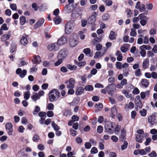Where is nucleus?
Returning <instances> with one entry per match:
<instances>
[{
    "label": "nucleus",
    "instance_id": "obj_14",
    "mask_svg": "<svg viewBox=\"0 0 157 157\" xmlns=\"http://www.w3.org/2000/svg\"><path fill=\"white\" fill-rule=\"evenodd\" d=\"M28 37V35H26L25 36H22L20 40V42L21 44L24 45H25L28 44V41L27 38Z\"/></svg>",
    "mask_w": 157,
    "mask_h": 157
},
{
    "label": "nucleus",
    "instance_id": "obj_29",
    "mask_svg": "<svg viewBox=\"0 0 157 157\" xmlns=\"http://www.w3.org/2000/svg\"><path fill=\"white\" fill-rule=\"evenodd\" d=\"M109 38L111 40H113L116 38V36L115 35V33L113 31L110 32Z\"/></svg>",
    "mask_w": 157,
    "mask_h": 157
},
{
    "label": "nucleus",
    "instance_id": "obj_17",
    "mask_svg": "<svg viewBox=\"0 0 157 157\" xmlns=\"http://www.w3.org/2000/svg\"><path fill=\"white\" fill-rule=\"evenodd\" d=\"M116 85L113 84H111L109 85L106 86L105 89H102L101 90V92L102 93L105 94L106 92V91L109 88H116Z\"/></svg>",
    "mask_w": 157,
    "mask_h": 157
},
{
    "label": "nucleus",
    "instance_id": "obj_52",
    "mask_svg": "<svg viewBox=\"0 0 157 157\" xmlns=\"http://www.w3.org/2000/svg\"><path fill=\"white\" fill-rule=\"evenodd\" d=\"M110 17L109 15L108 14H105L103 15L102 19L104 20H107Z\"/></svg>",
    "mask_w": 157,
    "mask_h": 157
},
{
    "label": "nucleus",
    "instance_id": "obj_16",
    "mask_svg": "<svg viewBox=\"0 0 157 157\" xmlns=\"http://www.w3.org/2000/svg\"><path fill=\"white\" fill-rule=\"evenodd\" d=\"M111 114L110 116L113 118H114L117 114V110L116 107L114 106L112 107L111 109Z\"/></svg>",
    "mask_w": 157,
    "mask_h": 157
},
{
    "label": "nucleus",
    "instance_id": "obj_36",
    "mask_svg": "<svg viewBox=\"0 0 157 157\" xmlns=\"http://www.w3.org/2000/svg\"><path fill=\"white\" fill-rule=\"evenodd\" d=\"M122 93L127 98H129L131 97V94H129L128 91L125 90H122Z\"/></svg>",
    "mask_w": 157,
    "mask_h": 157
},
{
    "label": "nucleus",
    "instance_id": "obj_57",
    "mask_svg": "<svg viewBox=\"0 0 157 157\" xmlns=\"http://www.w3.org/2000/svg\"><path fill=\"white\" fill-rule=\"evenodd\" d=\"M37 148L40 151H43L45 148L44 145L42 144H39L37 146Z\"/></svg>",
    "mask_w": 157,
    "mask_h": 157
},
{
    "label": "nucleus",
    "instance_id": "obj_56",
    "mask_svg": "<svg viewBox=\"0 0 157 157\" xmlns=\"http://www.w3.org/2000/svg\"><path fill=\"white\" fill-rule=\"evenodd\" d=\"M95 106L99 110H101L103 108L102 104L100 103L98 105L97 104H96Z\"/></svg>",
    "mask_w": 157,
    "mask_h": 157
},
{
    "label": "nucleus",
    "instance_id": "obj_62",
    "mask_svg": "<svg viewBox=\"0 0 157 157\" xmlns=\"http://www.w3.org/2000/svg\"><path fill=\"white\" fill-rule=\"evenodd\" d=\"M138 17L139 20H140L144 19L146 17L145 16V14L144 13H142L140 14Z\"/></svg>",
    "mask_w": 157,
    "mask_h": 157
},
{
    "label": "nucleus",
    "instance_id": "obj_4",
    "mask_svg": "<svg viewBox=\"0 0 157 157\" xmlns=\"http://www.w3.org/2000/svg\"><path fill=\"white\" fill-rule=\"evenodd\" d=\"M68 54V52L66 49H61L58 52L57 58L64 60L67 57Z\"/></svg>",
    "mask_w": 157,
    "mask_h": 157
},
{
    "label": "nucleus",
    "instance_id": "obj_51",
    "mask_svg": "<svg viewBox=\"0 0 157 157\" xmlns=\"http://www.w3.org/2000/svg\"><path fill=\"white\" fill-rule=\"evenodd\" d=\"M115 66L117 69H121L122 68L121 63V62H117L115 64Z\"/></svg>",
    "mask_w": 157,
    "mask_h": 157
},
{
    "label": "nucleus",
    "instance_id": "obj_39",
    "mask_svg": "<svg viewBox=\"0 0 157 157\" xmlns=\"http://www.w3.org/2000/svg\"><path fill=\"white\" fill-rule=\"evenodd\" d=\"M85 90L88 91H92L94 89L93 87L90 85H88L84 87Z\"/></svg>",
    "mask_w": 157,
    "mask_h": 157
},
{
    "label": "nucleus",
    "instance_id": "obj_8",
    "mask_svg": "<svg viewBox=\"0 0 157 157\" xmlns=\"http://www.w3.org/2000/svg\"><path fill=\"white\" fill-rule=\"evenodd\" d=\"M6 128L7 130L8 133L9 135L11 136L12 135L13 126L10 123H7L6 125Z\"/></svg>",
    "mask_w": 157,
    "mask_h": 157
},
{
    "label": "nucleus",
    "instance_id": "obj_41",
    "mask_svg": "<svg viewBox=\"0 0 157 157\" xmlns=\"http://www.w3.org/2000/svg\"><path fill=\"white\" fill-rule=\"evenodd\" d=\"M24 98L25 99L28 100L29 98L30 95L29 91H27L25 92L24 93Z\"/></svg>",
    "mask_w": 157,
    "mask_h": 157
},
{
    "label": "nucleus",
    "instance_id": "obj_2",
    "mask_svg": "<svg viewBox=\"0 0 157 157\" xmlns=\"http://www.w3.org/2000/svg\"><path fill=\"white\" fill-rule=\"evenodd\" d=\"M75 25L74 22L72 21H68L65 27V32L67 34L71 33Z\"/></svg>",
    "mask_w": 157,
    "mask_h": 157
},
{
    "label": "nucleus",
    "instance_id": "obj_3",
    "mask_svg": "<svg viewBox=\"0 0 157 157\" xmlns=\"http://www.w3.org/2000/svg\"><path fill=\"white\" fill-rule=\"evenodd\" d=\"M115 125V124L113 122L107 121L105 122V128L107 132L110 134H112L113 133L114 126Z\"/></svg>",
    "mask_w": 157,
    "mask_h": 157
},
{
    "label": "nucleus",
    "instance_id": "obj_40",
    "mask_svg": "<svg viewBox=\"0 0 157 157\" xmlns=\"http://www.w3.org/2000/svg\"><path fill=\"white\" fill-rule=\"evenodd\" d=\"M20 23L22 25H24L26 22V18L24 16H21L20 17Z\"/></svg>",
    "mask_w": 157,
    "mask_h": 157
},
{
    "label": "nucleus",
    "instance_id": "obj_13",
    "mask_svg": "<svg viewBox=\"0 0 157 157\" xmlns=\"http://www.w3.org/2000/svg\"><path fill=\"white\" fill-rule=\"evenodd\" d=\"M140 3L139 2H138L135 6L136 8L139 9L140 11L142 12L145 10V6L144 4L140 5Z\"/></svg>",
    "mask_w": 157,
    "mask_h": 157
},
{
    "label": "nucleus",
    "instance_id": "obj_26",
    "mask_svg": "<svg viewBox=\"0 0 157 157\" xmlns=\"http://www.w3.org/2000/svg\"><path fill=\"white\" fill-rule=\"evenodd\" d=\"M102 40V38H97L94 39L92 42V43L94 45H96L98 43L100 42Z\"/></svg>",
    "mask_w": 157,
    "mask_h": 157
},
{
    "label": "nucleus",
    "instance_id": "obj_32",
    "mask_svg": "<svg viewBox=\"0 0 157 157\" xmlns=\"http://www.w3.org/2000/svg\"><path fill=\"white\" fill-rule=\"evenodd\" d=\"M130 35L131 36H136L137 35V33L136 30L133 28L131 29V32L130 33Z\"/></svg>",
    "mask_w": 157,
    "mask_h": 157
},
{
    "label": "nucleus",
    "instance_id": "obj_45",
    "mask_svg": "<svg viewBox=\"0 0 157 157\" xmlns=\"http://www.w3.org/2000/svg\"><path fill=\"white\" fill-rule=\"evenodd\" d=\"M120 129V127L118 124L116 125L115 129V133L116 135L119 134Z\"/></svg>",
    "mask_w": 157,
    "mask_h": 157
},
{
    "label": "nucleus",
    "instance_id": "obj_1",
    "mask_svg": "<svg viewBox=\"0 0 157 157\" xmlns=\"http://www.w3.org/2000/svg\"><path fill=\"white\" fill-rule=\"evenodd\" d=\"M59 92L58 90L53 89L49 93V99L51 101H54L60 97Z\"/></svg>",
    "mask_w": 157,
    "mask_h": 157
},
{
    "label": "nucleus",
    "instance_id": "obj_42",
    "mask_svg": "<svg viewBox=\"0 0 157 157\" xmlns=\"http://www.w3.org/2000/svg\"><path fill=\"white\" fill-rule=\"evenodd\" d=\"M64 10L67 13H70L71 11V6L69 5L66 6L65 7Z\"/></svg>",
    "mask_w": 157,
    "mask_h": 157
},
{
    "label": "nucleus",
    "instance_id": "obj_33",
    "mask_svg": "<svg viewBox=\"0 0 157 157\" xmlns=\"http://www.w3.org/2000/svg\"><path fill=\"white\" fill-rule=\"evenodd\" d=\"M156 29L155 28H152L150 30L149 33L150 35H154L156 34Z\"/></svg>",
    "mask_w": 157,
    "mask_h": 157
},
{
    "label": "nucleus",
    "instance_id": "obj_44",
    "mask_svg": "<svg viewBox=\"0 0 157 157\" xmlns=\"http://www.w3.org/2000/svg\"><path fill=\"white\" fill-rule=\"evenodd\" d=\"M104 54V53L102 54L100 52H97L95 53L94 56V58L95 59L101 57Z\"/></svg>",
    "mask_w": 157,
    "mask_h": 157
},
{
    "label": "nucleus",
    "instance_id": "obj_6",
    "mask_svg": "<svg viewBox=\"0 0 157 157\" xmlns=\"http://www.w3.org/2000/svg\"><path fill=\"white\" fill-rule=\"evenodd\" d=\"M16 72L17 74L19 75L21 78H23L26 75L27 72L25 70H22L21 68H18L17 69Z\"/></svg>",
    "mask_w": 157,
    "mask_h": 157
},
{
    "label": "nucleus",
    "instance_id": "obj_28",
    "mask_svg": "<svg viewBox=\"0 0 157 157\" xmlns=\"http://www.w3.org/2000/svg\"><path fill=\"white\" fill-rule=\"evenodd\" d=\"M67 68L71 70L74 71L76 70L77 68V67L75 65H72L71 64H67L66 66Z\"/></svg>",
    "mask_w": 157,
    "mask_h": 157
},
{
    "label": "nucleus",
    "instance_id": "obj_50",
    "mask_svg": "<svg viewBox=\"0 0 157 157\" xmlns=\"http://www.w3.org/2000/svg\"><path fill=\"white\" fill-rule=\"evenodd\" d=\"M106 5L108 6H111L113 4V1L111 0H106L104 2Z\"/></svg>",
    "mask_w": 157,
    "mask_h": 157
},
{
    "label": "nucleus",
    "instance_id": "obj_64",
    "mask_svg": "<svg viewBox=\"0 0 157 157\" xmlns=\"http://www.w3.org/2000/svg\"><path fill=\"white\" fill-rule=\"evenodd\" d=\"M149 155L150 157H156L157 156L156 153L154 151H152Z\"/></svg>",
    "mask_w": 157,
    "mask_h": 157
},
{
    "label": "nucleus",
    "instance_id": "obj_58",
    "mask_svg": "<svg viewBox=\"0 0 157 157\" xmlns=\"http://www.w3.org/2000/svg\"><path fill=\"white\" fill-rule=\"evenodd\" d=\"M47 115L48 117H51L53 116L54 113L52 111H48L47 113Z\"/></svg>",
    "mask_w": 157,
    "mask_h": 157
},
{
    "label": "nucleus",
    "instance_id": "obj_34",
    "mask_svg": "<svg viewBox=\"0 0 157 157\" xmlns=\"http://www.w3.org/2000/svg\"><path fill=\"white\" fill-rule=\"evenodd\" d=\"M121 134L120 136V138L123 139H125L126 132L124 129H122L121 131Z\"/></svg>",
    "mask_w": 157,
    "mask_h": 157
},
{
    "label": "nucleus",
    "instance_id": "obj_22",
    "mask_svg": "<svg viewBox=\"0 0 157 157\" xmlns=\"http://www.w3.org/2000/svg\"><path fill=\"white\" fill-rule=\"evenodd\" d=\"M134 105L132 102H130L128 104H126L124 108L125 110H128V109H131L133 108Z\"/></svg>",
    "mask_w": 157,
    "mask_h": 157
},
{
    "label": "nucleus",
    "instance_id": "obj_7",
    "mask_svg": "<svg viewBox=\"0 0 157 157\" xmlns=\"http://www.w3.org/2000/svg\"><path fill=\"white\" fill-rule=\"evenodd\" d=\"M156 114L154 113L151 115L149 116L148 117V123L152 125H154L156 121Z\"/></svg>",
    "mask_w": 157,
    "mask_h": 157
},
{
    "label": "nucleus",
    "instance_id": "obj_20",
    "mask_svg": "<svg viewBox=\"0 0 157 157\" xmlns=\"http://www.w3.org/2000/svg\"><path fill=\"white\" fill-rule=\"evenodd\" d=\"M143 138H144L143 135L139 134H136V140L137 142L140 143H142Z\"/></svg>",
    "mask_w": 157,
    "mask_h": 157
},
{
    "label": "nucleus",
    "instance_id": "obj_31",
    "mask_svg": "<svg viewBox=\"0 0 157 157\" xmlns=\"http://www.w3.org/2000/svg\"><path fill=\"white\" fill-rule=\"evenodd\" d=\"M140 49H145L147 50H150L151 49V47L150 45H144L141 46L140 48Z\"/></svg>",
    "mask_w": 157,
    "mask_h": 157
},
{
    "label": "nucleus",
    "instance_id": "obj_18",
    "mask_svg": "<svg viewBox=\"0 0 157 157\" xmlns=\"http://www.w3.org/2000/svg\"><path fill=\"white\" fill-rule=\"evenodd\" d=\"M84 91V89L82 87H78L76 88L75 94L77 95H80Z\"/></svg>",
    "mask_w": 157,
    "mask_h": 157
},
{
    "label": "nucleus",
    "instance_id": "obj_5",
    "mask_svg": "<svg viewBox=\"0 0 157 157\" xmlns=\"http://www.w3.org/2000/svg\"><path fill=\"white\" fill-rule=\"evenodd\" d=\"M59 49L58 44L56 43L50 44L48 46V49L49 51H56Z\"/></svg>",
    "mask_w": 157,
    "mask_h": 157
},
{
    "label": "nucleus",
    "instance_id": "obj_54",
    "mask_svg": "<svg viewBox=\"0 0 157 157\" xmlns=\"http://www.w3.org/2000/svg\"><path fill=\"white\" fill-rule=\"evenodd\" d=\"M141 50L140 52V54L141 56L143 57H144L146 55V52L144 49H140Z\"/></svg>",
    "mask_w": 157,
    "mask_h": 157
},
{
    "label": "nucleus",
    "instance_id": "obj_11",
    "mask_svg": "<svg viewBox=\"0 0 157 157\" xmlns=\"http://www.w3.org/2000/svg\"><path fill=\"white\" fill-rule=\"evenodd\" d=\"M96 20V17L93 15L90 16L88 19V24L89 25H95L94 23Z\"/></svg>",
    "mask_w": 157,
    "mask_h": 157
},
{
    "label": "nucleus",
    "instance_id": "obj_24",
    "mask_svg": "<svg viewBox=\"0 0 157 157\" xmlns=\"http://www.w3.org/2000/svg\"><path fill=\"white\" fill-rule=\"evenodd\" d=\"M69 44L71 47H75L77 44V41L74 39H70Z\"/></svg>",
    "mask_w": 157,
    "mask_h": 157
},
{
    "label": "nucleus",
    "instance_id": "obj_30",
    "mask_svg": "<svg viewBox=\"0 0 157 157\" xmlns=\"http://www.w3.org/2000/svg\"><path fill=\"white\" fill-rule=\"evenodd\" d=\"M31 98L33 100L35 101L40 98V96L37 93H36L34 95L32 96Z\"/></svg>",
    "mask_w": 157,
    "mask_h": 157
},
{
    "label": "nucleus",
    "instance_id": "obj_61",
    "mask_svg": "<svg viewBox=\"0 0 157 157\" xmlns=\"http://www.w3.org/2000/svg\"><path fill=\"white\" fill-rule=\"evenodd\" d=\"M103 128L102 126L100 125L98 126L97 131L98 133H101L103 131Z\"/></svg>",
    "mask_w": 157,
    "mask_h": 157
},
{
    "label": "nucleus",
    "instance_id": "obj_37",
    "mask_svg": "<svg viewBox=\"0 0 157 157\" xmlns=\"http://www.w3.org/2000/svg\"><path fill=\"white\" fill-rule=\"evenodd\" d=\"M46 107L48 110H52L54 109V105L53 104L49 103L47 105Z\"/></svg>",
    "mask_w": 157,
    "mask_h": 157
},
{
    "label": "nucleus",
    "instance_id": "obj_46",
    "mask_svg": "<svg viewBox=\"0 0 157 157\" xmlns=\"http://www.w3.org/2000/svg\"><path fill=\"white\" fill-rule=\"evenodd\" d=\"M139 112L141 115L142 116L144 117L146 116L147 114V111L146 110L144 109H143L142 110H140Z\"/></svg>",
    "mask_w": 157,
    "mask_h": 157
},
{
    "label": "nucleus",
    "instance_id": "obj_35",
    "mask_svg": "<svg viewBox=\"0 0 157 157\" xmlns=\"http://www.w3.org/2000/svg\"><path fill=\"white\" fill-rule=\"evenodd\" d=\"M52 126L54 128V129L56 131H58L59 129V127L55 124L53 121L52 122Z\"/></svg>",
    "mask_w": 157,
    "mask_h": 157
},
{
    "label": "nucleus",
    "instance_id": "obj_12",
    "mask_svg": "<svg viewBox=\"0 0 157 157\" xmlns=\"http://www.w3.org/2000/svg\"><path fill=\"white\" fill-rule=\"evenodd\" d=\"M69 83L67 85V88H73L75 87V80L72 78H71L69 79Z\"/></svg>",
    "mask_w": 157,
    "mask_h": 157
},
{
    "label": "nucleus",
    "instance_id": "obj_47",
    "mask_svg": "<svg viewBox=\"0 0 157 157\" xmlns=\"http://www.w3.org/2000/svg\"><path fill=\"white\" fill-rule=\"evenodd\" d=\"M78 34L80 36V38L82 40H84L85 37V35L84 34V33L82 31H79L78 32Z\"/></svg>",
    "mask_w": 157,
    "mask_h": 157
},
{
    "label": "nucleus",
    "instance_id": "obj_19",
    "mask_svg": "<svg viewBox=\"0 0 157 157\" xmlns=\"http://www.w3.org/2000/svg\"><path fill=\"white\" fill-rule=\"evenodd\" d=\"M44 21V19H41L39 20L38 21L36 22V24L34 25V28L36 29L37 28L40 27L43 24Z\"/></svg>",
    "mask_w": 157,
    "mask_h": 157
},
{
    "label": "nucleus",
    "instance_id": "obj_49",
    "mask_svg": "<svg viewBox=\"0 0 157 157\" xmlns=\"http://www.w3.org/2000/svg\"><path fill=\"white\" fill-rule=\"evenodd\" d=\"M40 139L39 136L37 134H35L33 137V140L34 142H36Z\"/></svg>",
    "mask_w": 157,
    "mask_h": 157
},
{
    "label": "nucleus",
    "instance_id": "obj_23",
    "mask_svg": "<svg viewBox=\"0 0 157 157\" xmlns=\"http://www.w3.org/2000/svg\"><path fill=\"white\" fill-rule=\"evenodd\" d=\"M149 65V60L147 59H145L143 63V67L146 69L148 67Z\"/></svg>",
    "mask_w": 157,
    "mask_h": 157
},
{
    "label": "nucleus",
    "instance_id": "obj_60",
    "mask_svg": "<svg viewBox=\"0 0 157 157\" xmlns=\"http://www.w3.org/2000/svg\"><path fill=\"white\" fill-rule=\"evenodd\" d=\"M84 53L86 55H88L90 54V49L89 48H85L83 50Z\"/></svg>",
    "mask_w": 157,
    "mask_h": 157
},
{
    "label": "nucleus",
    "instance_id": "obj_9",
    "mask_svg": "<svg viewBox=\"0 0 157 157\" xmlns=\"http://www.w3.org/2000/svg\"><path fill=\"white\" fill-rule=\"evenodd\" d=\"M67 38L64 36H62L59 39L57 43L59 45H63L65 44L67 41Z\"/></svg>",
    "mask_w": 157,
    "mask_h": 157
},
{
    "label": "nucleus",
    "instance_id": "obj_21",
    "mask_svg": "<svg viewBox=\"0 0 157 157\" xmlns=\"http://www.w3.org/2000/svg\"><path fill=\"white\" fill-rule=\"evenodd\" d=\"M141 85L145 87H147L149 85V82L148 80L146 79H143L141 81Z\"/></svg>",
    "mask_w": 157,
    "mask_h": 157
},
{
    "label": "nucleus",
    "instance_id": "obj_27",
    "mask_svg": "<svg viewBox=\"0 0 157 157\" xmlns=\"http://www.w3.org/2000/svg\"><path fill=\"white\" fill-rule=\"evenodd\" d=\"M139 36L142 37L144 38L143 43L144 44H147L149 41V39L147 36H144L143 35L140 34L139 35Z\"/></svg>",
    "mask_w": 157,
    "mask_h": 157
},
{
    "label": "nucleus",
    "instance_id": "obj_55",
    "mask_svg": "<svg viewBox=\"0 0 157 157\" xmlns=\"http://www.w3.org/2000/svg\"><path fill=\"white\" fill-rule=\"evenodd\" d=\"M59 59L56 62L55 64V65L56 66H58L60 64L62 63L63 62V59Z\"/></svg>",
    "mask_w": 157,
    "mask_h": 157
},
{
    "label": "nucleus",
    "instance_id": "obj_43",
    "mask_svg": "<svg viewBox=\"0 0 157 157\" xmlns=\"http://www.w3.org/2000/svg\"><path fill=\"white\" fill-rule=\"evenodd\" d=\"M128 145V142L126 141H124L123 144L121 146V149L122 150L125 149L127 148Z\"/></svg>",
    "mask_w": 157,
    "mask_h": 157
},
{
    "label": "nucleus",
    "instance_id": "obj_53",
    "mask_svg": "<svg viewBox=\"0 0 157 157\" xmlns=\"http://www.w3.org/2000/svg\"><path fill=\"white\" fill-rule=\"evenodd\" d=\"M32 6L35 11L37 10L38 9V6L37 4L36 3H33L32 4Z\"/></svg>",
    "mask_w": 157,
    "mask_h": 157
},
{
    "label": "nucleus",
    "instance_id": "obj_10",
    "mask_svg": "<svg viewBox=\"0 0 157 157\" xmlns=\"http://www.w3.org/2000/svg\"><path fill=\"white\" fill-rule=\"evenodd\" d=\"M135 103L136 105L140 108H141L142 107V104L140 100V97L138 95L136 97L135 100Z\"/></svg>",
    "mask_w": 157,
    "mask_h": 157
},
{
    "label": "nucleus",
    "instance_id": "obj_25",
    "mask_svg": "<svg viewBox=\"0 0 157 157\" xmlns=\"http://www.w3.org/2000/svg\"><path fill=\"white\" fill-rule=\"evenodd\" d=\"M41 61V59L40 57L38 56H35L34 57V59L33 60V63H39Z\"/></svg>",
    "mask_w": 157,
    "mask_h": 157
},
{
    "label": "nucleus",
    "instance_id": "obj_48",
    "mask_svg": "<svg viewBox=\"0 0 157 157\" xmlns=\"http://www.w3.org/2000/svg\"><path fill=\"white\" fill-rule=\"evenodd\" d=\"M40 110V107L38 106H36L35 107V110L33 111V113L34 115H36L37 114V113L39 112Z\"/></svg>",
    "mask_w": 157,
    "mask_h": 157
},
{
    "label": "nucleus",
    "instance_id": "obj_15",
    "mask_svg": "<svg viewBox=\"0 0 157 157\" xmlns=\"http://www.w3.org/2000/svg\"><path fill=\"white\" fill-rule=\"evenodd\" d=\"M11 36V32H9L8 33L3 35L1 37V40L2 41H5L9 39Z\"/></svg>",
    "mask_w": 157,
    "mask_h": 157
},
{
    "label": "nucleus",
    "instance_id": "obj_59",
    "mask_svg": "<svg viewBox=\"0 0 157 157\" xmlns=\"http://www.w3.org/2000/svg\"><path fill=\"white\" fill-rule=\"evenodd\" d=\"M90 152L91 154H96L98 152L97 149L96 147H93L91 148Z\"/></svg>",
    "mask_w": 157,
    "mask_h": 157
},
{
    "label": "nucleus",
    "instance_id": "obj_38",
    "mask_svg": "<svg viewBox=\"0 0 157 157\" xmlns=\"http://www.w3.org/2000/svg\"><path fill=\"white\" fill-rule=\"evenodd\" d=\"M53 21L56 24H58L61 21V19L58 16H56L53 19Z\"/></svg>",
    "mask_w": 157,
    "mask_h": 157
},
{
    "label": "nucleus",
    "instance_id": "obj_63",
    "mask_svg": "<svg viewBox=\"0 0 157 157\" xmlns=\"http://www.w3.org/2000/svg\"><path fill=\"white\" fill-rule=\"evenodd\" d=\"M72 121L73 122L77 121L79 120V117L76 115H73L71 117Z\"/></svg>",
    "mask_w": 157,
    "mask_h": 157
}]
</instances>
